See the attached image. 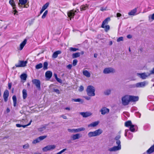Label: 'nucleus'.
<instances>
[{
    "label": "nucleus",
    "mask_w": 154,
    "mask_h": 154,
    "mask_svg": "<svg viewBox=\"0 0 154 154\" xmlns=\"http://www.w3.org/2000/svg\"><path fill=\"white\" fill-rule=\"evenodd\" d=\"M121 136L119 135L117 136L115 138V139L116 140V143L118 145L117 146H114L112 147L109 148L108 150L110 152L116 151L119 150L121 149V142L119 139L120 138Z\"/></svg>",
    "instance_id": "nucleus-1"
},
{
    "label": "nucleus",
    "mask_w": 154,
    "mask_h": 154,
    "mask_svg": "<svg viewBox=\"0 0 154 154\" xmlns=\"http://www.w3.org/2000/svg\"><path fill=\"white\" fill-rule=\"evenodd\" d=\"M94 88L91 85L87 87L86 92L87 95L89 96H94L95 95Z\"/></svg>",
    "instance_id": "nucleus-2"
},
{
    "label": "nucleus",
    "mask_w": 154,
    "mask_h": 154,
    "mask_svg": "<svg viewBox=\"0 0 154 154\" xmlns=\"http://www.w3.org/2000/svg\"><path fill=\"white\" fill-rule=\"evenodd\" d=\"M103 132V131L101 129H98L94 131H91L88 134V136L89 137H96L99 136Z\"/></svg>",
    "instance_id": "nucleus-3"
},
{
    "label": "nucleus",
    "mask_w": 154,
    "mask_h": 154,
    "mask_svg": "<svg viewBox=\"0 0 154 154\" xmlns=\"http://www.w3.org/2000/svg\"><path fill=\"white\" fill-rule=\"evenodd\" d=\"M122 103L124 106L128 105L130 101L129 95H126L123 97L122 99Z\"/></svg>",
    "instance_id": "nucleus-4"
},
{
    "label": "nucleus",
    "mask_w": 154,
    "mask_h": 154,
    "mask_svg": "<svg viewBox=\"0 0 154 154\" xmlns=\"http://www.w3.org/2000/svg\"><path fill=\"white\" fill-rule=\"evenodd\" d=\"M56 147L55 145H48L44 147L42 149V150L45 152L50 151L54 149Z\"/></svg>",
    "instance_id": "nucleus-5"
},
{
    "label": "nucleus",
    "mask_w": 154,
    "mask_h": 154,
    "mask_svg": "<svg viewBox=\"0 0 154 154\" xmlns=\"http://www.w3.org/2000/svg\"><path fill=\"white\" fill-rule=\"evenodd\" d=\"M85 130V128L82 127L76 129H71L68 128L67 130L69 132L71 133H78L81 131H84Z\"/></svg>",
    "instance_id": "nucleus-6"
},
{
    "label": "nucleus",
    "mask_w": 154,
    "mask_h": 154,
    "mask_svg": "<svg viewBox=\"0 0 154 154\" xmlns=\"http://www.w3.org/2000/svg\"><path fill=\"white\" fill-rule=\"evenodd\" d=\"M32 83L34 84L38 90L41 89V82L40 80L37 79H33L32 80Z\"/></svg>",
    "instance_id": "nucleus-7"
},
{
    "label": "nucleus",
    "mask_w": 154,
    "mask_h": 154,
    "mask_svg": "<svg viewBox=\"0 0 154 154\" xmlns=\"http://www.w3.org/2000/svg\"><path fill=\"white\" fill-rule=\"evenodd\" d=\"M27 63V61H19L18 63V64H16L15 66L16 67H24L26 66V64Z\"/></svg>",
    "instance_id": "nucleus-8"
},
{
    "label": "nucleus",
    "mask_w": 154,
    "mask_h": 154,
    "mask_svg": "<svg viewBox=\"0 0 154 154\" xmlns=\"http://www.w3.org/2000/svg\"><path fill=\"white\" fill-rule=\"evenodd\" d=\"M115 72V70L112 68L110 67L106 68L103 71V73L105 74L114 73Z\"/></svg>",
    "instance_id": "nucleus-9"
},
{
    "label": "nucleus",
    "mask_w": 154,
    "mask_h": 154,
    "mask_svg": "<svg viewBox=\"0 0 154 154\" xmlns=\"http://www.w3.org/2000/svg\"><path fill=\"white\" fill-rule=\"evenodd\" d=\"M109 109L105 107H102L100 111L101 114L103 115H104L108 113L109 112Z\"/></svg>",
    "instance_id": "nucleus-10"
},
{
    "label": "nucleus",
    "mask_w": 154,
    "mask_h": 154,
    "mask_svg": "<svg viewBox=\"0 0 154 154\" xmlns=\"http://www.w3.org/2000/svg\"><path fill=\"white\" fill-rule=\"evenodd\" d=\"M81 137L79 133L73 134L71 136V138L72 140H74L79 139Z\"/></svg>",
    "instance_id": "nucleus-11"
},
{
    "label": "nucleus",
    "mask_w": 154,
    "mask_h": 154,
    "mask_svg": "<svg viewBox=\"0 0 154 154\" xmlns=\"http://www.w3.org/2000/svg\"><path fill=\"white\" fill-rule=\"evenodd\" d=\"M9 96V91L8 90H6L4 92L3 94V98L4 101L6 102L8 100V97Z\"/></svg>",
    "instance_id": "nucleus-12"
},
{
    "label": "nucleus",
    "mask_w": 154,
    "mask_h": 154,
    "mask_svg": "<svg viewBox=\"0 0 154 154\" xmlns=\"http://www.w3.org/2000/svg\"><path fill=\"white\" fill-rule=\"evenodd\" d=\"M137 75L139 76L141 78L143 79H145L150 75V74L148 73L146 74L145 73H137Z\"/></svg>",
    "instance_id": "nucleus-13"
},
{
    "label": "nucleus",
    "mask_w": 154,
    "mask_h": 154,
    "mask_svg": "<svg viewBox=\"0 0 154 154\" xmlns=\"http://www.w3.org/2000/svg\"><path fill=\"white\" fill-rule=\"evenodd\" d=\"M76 12V11H74V10H72L69 11L67 13L68 16L70 18V20H71L72 18H73L75 13Z\"/></svg>",
    "instance_id": "nucleus-14"
},
{
    "label": "nucleus",
    "mask_w": 154,
    "mask_h": 154,
    "mask_svg": "<svg viewBox=\"0 0 154 154\" xmlns=\"http://www.w3.org/2000/svg\"><path fill=\"white\" fill-rule=\"evenodd\" d=\"M80 115H81L83 117L86 118L89 116H91L92 114L91 112H81L80 113Z\"/></svg>",
    "instance_id": "nucleus-15"
},
{
    "label": "nucleus",
    "mask_w": 154,
    "mask_h": 154,
    "mask_svg": "<svg viewBox=\"0 0 154 154\" xmlns=\"http://www.w3.org/2000/svg\"><path fill=\"white\" fill-rule=\"evenodd\" d=\"M148 83L146 82H139L136 84V87H144Z\"/></svg>",
    "instance_id": "nucleus-16"
},
{
    "label": "nucleus",
    "mask_w": 154,
    "mask_h": 154,
    "mask_svg": "<svg viewBox=\"0 0 154 154\" xmlns=\"http://www.w3.org/2000/svg\"><path fill=\"white\" fill-rule=\"evenodd\" d=\"M129 97L130 102H136L138 101L139 100V97L137 96L129 95Z\"/></svg>",
    "instance_id": "nucleus-17"
},
{
    "label": "nucleus",
    "mask_w": 154,
    "mask_h": 154,
    "mask_svg": "<svg viewBox=\"0 0 154 154\" xmlns=\"http://www.w3.org/2000/svg\"><path fill=\"white\" fill-rule=\"evenodd\" d=\"M26 42L27 40L25 39L21 43L20 45V48L19 49H18V50L20 51L22 50L23 48L24 47L26 44Z\"/></svg>",
    "instance_id": "nucleus-18"
},
{
    "label": "nucleus",
    "mask_w": 154,
    "mask_h": 154,
    "mask_svg": "<svg viewBox=\"0 0 154 154\" xmlns=\"http://www.w3.org/2000/svg\"><path fill=\"white\" fill-rule=\"evenodd\" d=\"M19 2L18 6L20 7H22V5H25L27 3V0H19Z\"/></svg>",
    "instance_id": "nucleus-19"
},
{
    "label": "nucleus",
    "mask_w": 154,
    "mask_h": 154,
    "mask_svg": "<svg viewBox=\"0 0 154 154\" xmlns=\"http://www.w3.org/2000/svg\"><path fill=\"white\" fill-rule=\"evenodd\" d=\"M88 8V5L87 4L81 5L80 8V11H82L87 9Z\"/></svg>",
    "instance_id": "nucleus-20"
},
{
    "label": "nucleus",
    "mask_w": 154,
    "mask_h": 154,
    "mask_svg": "<svg viewBox=\"0 0 154 154\" xmlns=\"http://www.w3.org/2000/svg\"><path fill=\"white\" fill-rule=\"evenodd\" d=\"M99 122L97 121L92 122L88 126V127H93L97 126L99 123Z\"/></svg>",
    "instance_id": "nucleus-21"
},
{
    "label": "nucleus",
    "mask_w": 154,
    "mask_h": 154,
    "mask_svg": "<svg viewBox=\"0 0 154 154\" xmlns=\"http://www.w3.org/2000/svg\"><path fill=\"white\" fill-rule=\"evenodd\" d=\"M61 53V52L60 51H55L52 55V57L54 58H56L57 57L58 55Z\"/></svg>",
    "instance_id": "nucleus-22"
},
{
    "label": "nucleus",
    "mask_w": 154,
    "mask_h": 154,
    "mask_svg": "<svg viewBox=\"0 0 154 154\" xmlns=\"http://www.w3.org/2000/svg\"><path fill=\"white\" fill-rule=\"evenodd\" d=\"M110 20V19L109 17H107L106 18L103 22L102 25H101V27L103 28L105 24H108V21H109Z\"/></svg>",
    "instance_id": "nucleus-23"
},
{
    "label": "nucleus",
    "mask_w": 154,
    "mask_h": 154,
    "mask_svg": "<svg viewBox=\"0 0 154 154\" xmlns=\"http://www.w3.org/2000/svg\"><path fill=\"white\" fill-rule=\"evenodd\" d=\"M52 75V73L51 71H47L45 73V76L47 78L50 79Z\"/></svg>",
    "instance_id": "nucleus-24"
},
{
    "label": "nucleus",
    "mask_w": 154,
    "mask_h": 154,
    "mask_svg": "<svg viewBox=\"0 0 154 154\" xmlns=\"http://www.w3.org/2000/svg\"><path fill=\"white\" fill-rule=\"evenodd\" d=\"M82 73L83 75L89 78L90 77L91 74L87 70H84Z\"/></svg>",
    "instance_id": "nucleus-25"
},
{
    "label": "nucleus",
    "mask_w": 154,
    "mask_h": 154,
    "mask_svg": "<svg viewBox=\"0 0 154 154\" xmlns=\"http://www.w3.org/2000/svg\"><path fill=\"white\" fill-rule=\"evenodd\" d=\"M154 152V144L152 146L146 151V153L150 154Z\"/></svg>",
    "instance_id": "nucleus-26"
},
{
    "label": "nucleus",
    "mask_w": 154,
    "mask_h": 154,
    "mask_svg": "<svg viewBox=\"0 0 154 154\" xmlns=\"http://www.w3.org/2000/svg\"><path fill=\"white\" fill-rule=\"evenodd\" d=\"M137 11V9L135 8L132 10L130 12H129L128 14L130 16L134 15Z\"/></svg>",
    "instance_id": "nucleus-27"
},
{
    "label": "nucleus",
    "mask_w": 154,
    "mask_h": 154,
    "mask_svg": "<svg viewBox=\"0 0 154 154\" xmlns=\"http://www.w3.org/2000/svg\"><path fill=\"white\" fill-rule=\"evenodd\" d=\"M9 3L13 7V9H16V5L14 0H10L9 1Z\"/></svg>",
    "instance_id": "nucleus-28"
},
{
    "label": "nucleus",
    "mask_w": 154,
    "mask_h": 154,
    "mask_svg": "<svg viewBox=\"0 0 154 154\" xmlns=\"http://www.w3.org/2000/svg\"><path fill=\"white\" fill-rule=\"evenodd\" d=\"M129 127L130 130L131 132H134L135 131V129L137 127V126L132 124Z\"/></svg>",
    "instance_id": "nucleus-29"
},
{
    "label": "nucleus",
    "mask_w": 154,
    "mask_h": 154,
    "mask_svg": "<svg viewBox=\"0 0 154 154\" xmlns=\"http://www.w3.org/2000/svg\"><path fill=\"white\" fill-rule=\"evenodd\" d=\"M23 97L24 99H25L27 96V91L26 89H24L23 90Z\"/></svg>",
    "instance_id": "nucleus-30"
},
{
    "label": "nucleus",
    "mask_w": 154,
    "mask_h": 154,
    "mask_svg": "<svg viewBox=\"0 0 154 154\" xmlns=\"http://www.w3.org/2000/svg\"><path fill=\"white\" fill-rule=\"evenodd\" d=\"M132 125V124L131 121H128L125 123V126L127 127H130Z\"/></svg>",
    "instance_id": "nucleus-31"
},
{
    "label": "nucleus",
    "mask_w": 154,
    "mask_h": 154,
    "mask_svg": "<svg viewBox=\"0 0 154 154\" xmlns=\"http://www.w3.org/2000/svg\"><path fill=\"white\" fill-rule=\"evenodd\" d=\"M80 53L79 52H77L73 54L72 56L73 58H75L80 57Z\"/></svg>",
    "instance_id": "nucleus-32"
},
{
    "label": "nucleus",
    "mask_w": 154,
    "mask_h": 154,
    "mask_svg": "<svg viewBox=\"0 0 154 154\" xmlns=\"http://www.w3.org/2000/svg\"><path fill=\"white\" fill-rule=\"evenodd\" d=\"M27 77V75L25 73L22 74L20 76V78L21 80H26Z\"/></svg>",
    "instance_id": "nucleus-33"
},
{
    "label": "nucleus",
    "mask_w": 154,
    "mask_h": 154,
    "mask_svg": "<svg viewBox=\"0 0 154 154\" xmlns=\"http://www.w3.org/2000/svg\"><path fill=\"white\" fill-rule=\"evenodd\" d=\"M14 106H16L17 104V98L15 95H14L12 97Z\"/></svg>",
    "instance_id": "nucleus-34"
},
{
    "label": "nucleus",
    "mask_w": 154,
    "mask_h": 154,
    "mask_svg": "<svg viewBox=\"0 0 154 154\" xmlns=\"http://www.w3.org/2000/svg\"><path fill=\"white\" fill-rule=\"evenodd\" d=\"M43 67V65L42 63H40L39 64L36 65L35 66V68L36 69H41Z\"/></svg>",
    "instance_id": "nucleus-35"
},
{
    "label": "nucleus",
    "mask_w": 154,
    "mask_h": 154,
    "mask_svg": "<svg viewBox=\"0 0 154 154\" xmlns=\"http://www.w3.org/2000/svg\"><path fill=\"white\" fill-rule=\"evenodd\" d=\"M48 65V64L47 62H45L43 64V69L44 70H46L47 69Z\"/></svg>",
    "instance_id": "nucleus-36"
},
{
    "label": "nucleus",
    "mask_w": 154,
    "mask_h": 154,
    "mask_svg": "<svg viewBox=\"0 0 154 154\" xmlns=\"http://www.w3.org/2000/svg\"><path fill=\"white\" fill-rule=\"evenodd\" d=\"M103 28H105V31L106 32H107L109 29L110 27L108 25H106L105 26L104 25V27Z\"/></svg>",
    "instance_id": "nucleus-37"
},
{
    "label": "nucleus",
    "mask_w": 154,
    "mask_h": 154,
    "mask_svg": "<svg viewBox=\"0 0 154 154\" xmlns=\"http://www.w3.org/2000/svg\"><path fill=\"white\" fill-rule=\"evenodd\" d=\"M40 141L38 137L36 139L34 140L32 142L33 144H36L37 143L39 142Z\"/></svg>",
    "instance_id": "nucleus-38"
},
{
    "label": "nucleus",
    "mask_w": 154,
    "mask_h": 154,
    "mask_svg": "<svg viewBox=\"0 0 154 154\" xmlns=\"http://www.w3.org/2000/svg\"><path fill=\"white\" fill-rule=\"evenodd\" d=\"M48 11L47 10L45 11V12H44V13L43 15H42V19L45 18V17L46 16V15L48 14Z\"/></svg>",
    "instance_id": "nucleus-39"
},
{
    "label": "nucleus",
    "mask_w": 154,
    "mask_h": 154,
    "mask_svg": "<svg viewBox=\"0 0 154 154\" xmlns=\"http://www.w3.org/2000/svg\"><path fill=\"white\" fill-rule=\"evenodd\" d=\"M49 3H47L45 4L42 7V8L45 10L47 8L48 6Z\"/></svg>",
    "instance_id": "nucleus-40"
},
{
    "label": "nucleus",
    "mask_w": 154,
    "mask_h": 154,
    "mask_svg": "<svg viewBox=\"0 0 154 154\" xmlns=\"http://www.w3.org/2000/svg\"><path fill=\"white\" fill-rule=\"evenodd\" d=\"M69 50L70 51H75L79 50V49L71 47L69 48Z\"/></svg>",
    "instance_id": "nucleus-41"
},
{
    "label": "nucleus",
    "mask_w": 154,
    "mask_h": 154,
    "mask_svg": "<svg viewBox=\"0 0 154 154\" xmlns=\"http://www.w3.org/2000/svg\"><path fill=\"white\" fill-rule=\"evenodd\" d=\"M47 137L46 136H41L38 137L40 141H41L42 140H43L45 138Z\"/></svg>",
    "instance_id": "nucleus-42"
},
{
    "label": "nucleus",
    "mask_w": 154,
    "mask_h": 154,
    "mask_svg": "<svg viewBox=\"0 0 154 154\" xmlns=\"http://www.w3.org/2000/svg\"><path fill=\"white\" fill-rule=\"evenodd\" d=\"M81 99L80 98H78L76 99H72V101H74L75 102H79L81 101Z\"/></svg>",
    "instance_id": "nucleus-43"
},
{
    "label": "nucleus",
    "mask_w": 154,
    "mask_h": 154,
    "mask_svg": "<svg viewBox=\"0 0 154 154\" xmlns=\"http://www.w3.org/2000/svg\"><path fill=\"white\" fill-rule=\"evenodd\" d=\"M77 62H78V60H76V59L74 60H73V62H72L73 65L74 66H75L76 65Z\"/></svg>",
    "instance_id": "nucleus-44"
},
{
    "label": "nucleus",
    "mask_w": 154,
    "mask_h": 154,
    "mask_svg": "<svg viewBox=\"0 0 154 154\" xmlns=\"http://www.w3.org/2000/svg\"><path fill=\"white\" fill-rule=\"evenodd\" d=\"M111 92V91L110 90H107L106 91L104 92V94L105 95H108L110 94Z\"/></svg>",
    "instance_id": "nucleus-45"
},
{
    "label": "nucleus",
    "mask_w": 154,
    "mask_h": 154,
    "mask_svg": "<svg viewBox=\"0 0 154 154\" xmlns=\"http://www.w3.org/2000/svg\"><path fill=\"white\" fill-rule=\"evenodd\" d=\"M123 40V37H121L118 38L117 39V42H119L121 41H122Z\"/></svg>",
    "instance_id": "nucleus-46"
},
{
    "label": "nucleus",
    "mask_w": 154,
    "mask_h": 154,
    "mask_svg": "<svg viewBox=\"0 0 154 154\" xmlns=\"http://www.w3.org/2000/svg\"><path fill=\"white\" fill-rule=\"evenodd\" d=\"M29 145L28 144H26L24 145L23 146V148L24 149H26L28 148L29 147Z\"/></svg>",
    "instance_id": "nucleus-47"
},
{
    "label": "nucleus",
    "mask_w": 154,
    "mask_h": 154,
    "mask_svg": "<svg viewBox=\"0 0 154 154\" xmlns=\"http://www.w3.org/2000/svg\"><path fill=\"white\" fill-rule=\"evenodd\" d=\"M53 91L54 92H55L57 94H60V93L59 90L58 89H54Z\"/></svg>",
    "instance_id": "nucleus-48"
},
{
    "label": "nucleus",
    "mask_w": 154,
    "mask_h": 154,
    "mask_svg": "<svg viewBox=\"0 0 154 154\" xmlns=\"http://www.w3.org/2000/svg\"><path fill=\"white\" fill-rule=\"evenodd\" d=\"M84 90V87L83 86L81 85L79 87V91H82Z\"/></svg>",
    "instance_id": "nucleus-49"
},
{
    "label": "nucleus",
    "mask_w": 154,
    "mask_h": 154,
    "mask_svg": "<svg viewBox=\"0 0 154 154\" xmlns=\"http://www.w3.org/2000/svg\"><path fill=\"white\" fill-rule=\"evenodd\" d=\"M133 137V135L132 134L130 133L128 136V138L129 139L131 140Z\"/></svg>",
    "instance_id": "nucleus-50"
},
{
    "label": "nucleus",
    "mask_w": 154,
    "mask_h": 154,
    "mask_svg": "<svg viewBox=\"0 0 154 154\" xmlns=\"http://www.w3.org/2000/svg\"><path fill=\"white\" fill-rule=\"evenodd\" d=\"M72 67V65L71 64H69L66 66L67 68L69 69H71Z\"/></svg>",
    "instance_id": "nucleus-51"
},
{
    "label": "nucleus",
    "mask_w": 154,
    "mask_h": 154,
    "mask_svg": "<svg viewBox=\"0 0 154 154\" xmlns=\"http://www.w3.org/2000/svg\"><path fill=\"white\" fill-rule=\"evenodd\" d=\"M106 8H107L106 7L105 8L101 7L100 8V10L101 11H104L106 10Z\"/></svg>",
    "instance_id": "nucleus-52"
},
{
    "label": "nucleus",
    "mask_w": 154,
    "mask_h": 154,
    "mask_svg": "<svg viewBox=\"0 0 154 154\" xmlns=\"http://www.w3.org/2000/svg\"><path fill=\"white\" fill-rule=\"evenodd\" d=\"M56 80L59 83H61L62 82V81L61 79H60L58 78H57L56 79Z\"/></svg>",
    "instance_id": "nucleus-53"
},
{
    "label": "nucleus",
    "mask_w": 154,
    "mask_h": 154,
    "mask_svg": "<svg viewBox=\"0 0 154 154\" xmlns=\"http://www.w3.org/2000/svg\"><path fill=\"white\" fill-rule=\"evenodd\" d=\"M129 130L128 129H126L125 131V137L127 136V133H128V132L129 131Z\"/></svg>",
    "instance_id": "nucleus-54"
},
{
    "label": "nucleus",
    "mask_w": 154,
    "mask_h": 154,
    "mask_svg": "<svg viewBox=\"0 0 154 154\" xmlns=\"http://www.w3.org/2000/svg\"><path fill=\"white\" fill-rule=\"evenodd\" d=\"M84 98L87 100H89L91 99L90 97L88 96H85Z\"/></svg>",
    "instance_id": "nucleus-55"
},
{
    "label": "nucleus",
    "mask_w": 154,
    "mask_h": 154,
    "mask_svg": "<svg viewBox=\"0 0 154 154\" xmlns=\"http://www.w3.org/2000/svg\"><path fill=\"white\" fill-rule=\"evenodd\" d=\"M137 116L139 118H140L141 116V114L139 112H137L136 113Z\"/></svg>",
    "instance_id": "nucleus-56"
},
{
    "label": "nucleus",
    "mask_w": 154,
    "mask_h": 154,
    "mask_svg": "<svg viewBox=\"0 0 154 154\" xmlns=\"http://www.w3.org/2000/svg\"><path fill=\"white\" fill-rule=\"evenodd\" d=\"M8 87L9 89H11V83H9L8 84Z\"/></svg>",
    "instance_id": "nucleus-57"
},
{
    "label": "nucleus",
    "mask_w": 154,
    "mask_h": 154,
    "mask_svg": "<svg viewBox=\"0 0 154 154\" xmlns=\"http://www.w3.org/2000/svg\"><path fill=\"white\" fill-rule=\"evenodd\" d=\"M154 73V68L152 70H151L150 71V73L149 74H150V75Z\"/></svg>",
    "instance_id": "nucleus-58"
},
{
    "label": "nucleus",
    "mask_w": 154,
    "mask_h": 154,
    "mask_svg": "<svg viewBox=\"0 0 154 154\" xmlns=\"http://www.w3.org/2000/svg\"><path fill=\"white\" fill-rule=\"evenodd\" d=\"M16 126L17 127L20 128L22 127V125L18 124H16Z\"/></svg>",
    "instance_id": "nucleus-59"
},
{
    "label": "nucleus",
    "mask_w": 154,
    "mask_h": 154,
    "mask_svg": "<svg viewBox=\"0 0 154 154\" xmlns=\"http://www.w3.org/2000/svg\"><path fill=\"white\" fill-rule=\"evenodd\" d=\"M116 15L117 17H119L122 16V14L120 13H117L116 14Z\"/></svg>",
    "instance_id": "nucleus-60"
},
{
    "label": "nucleus",
    "mask_w": 154,
    "mask_h": 154,
    "mask_svg": "<svg viewBox=\"0 0 154 154\" xmlns=\"http://www.w3.org/2000/svg\"><path fill=\"white\" fill-rule=\"evenodd\" d=\"M150 16H151V18L152 20H154V13Z\"/></svg>",
    "instance_id": "nucleus-61"
},
{
    "label": "nucleus",
    "mask_w": 154,
    "mask_h": 154,
    "mask_svg": "<svg viewBox=\"0 0 154 154\" xmlns=\"http://www.w3.org/2000/svg\"><path fill=\"white\" fill-rule=\"evenodd\" d=\"M127 37L128 38H131L132 37V36L131 35H127Z\"/></svg>",
    "instance_id": "nucleus-62"
},
{
    "label": "nucleus",
    "mask_w": 154,
    "mask_h": 154,
    "mask_svg": "<svg viewBox=\"0 0 154 154\" xmlns=\"http://www.w3.org/2000/svg\"><path fill=\"white\" fill-rule=\"evenodd\" d=\"M61 117H62L64 119H67L66 116L64 115L61 116Z\"/></svg>",
    "instance_id": "nucleus-63"
},
{
    "label": "nucleus",
    "mask_w": 154,
    "mask_h": 154,
    "mask_svg": "<svg viewBox=\"0 0 154 154\" xmlns=\"http://www.w3.org/2000/svg\"><path fill=\"white\" fill-rule=\"evenodd\" d=\"M152 108H149V110L152 111H153L154 110V105H153L152 106Z\"/></svg>",
    "instance_id": "nucleus-64"
}]
</instances>
